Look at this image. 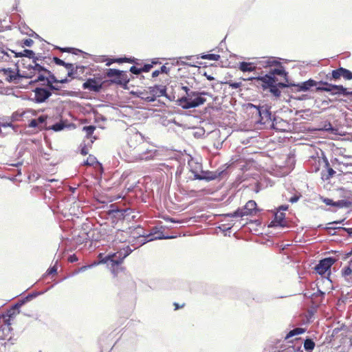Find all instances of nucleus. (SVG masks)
<instances>
[{"instance_id": "57", "label": "nucleus", "mask_w": 352, "mask_h": 352, "mask_svg": "<svg viewBox=\"0 0 352 352\" xmlns=\"http://www.w3.org/2000/svg\"><path fill=\"white\" fill-rule=\"evenodd\" d=\"M150 94V90L148 89V91L146 90H144L143 91H140V94H139V96L145 100V98L146 97H148V96H150L151 95L149 94Z\"/></svg>"}, {"instance_id": "14", "label": "nucleus", "mask_w": 352, "mask_h": 352, "mask_svg": "<svg viewBox=\"0 0 352 352\" xmlns=\"http://www.w3.org/2000/svg\"><path fill=\"white\" fill-rule=\"evenodd\" d=\"M34 94V100L38 103L45 102L52 96V92L47 87H36L33 91Z\"/></svg>"}, {"instance_id": "10", "label": "nucleus", "mask_w": 352, "mask_h": 352, "mask_svg": "<svg viewBox=\"0 0 352 352\" xmlns=\"http://www.w3.org/2000/svg\"><path fill=\"white\" fill-rule=\"evenodd\" d=\"M106 75L110 78V82L116 85L126 86L129 82L126 72L124 71L109 69L107 71Z\"/></svg>"}, {"instance_id": "55", "label": "nucleus", "mask_w": 352, "mask_h": 352, "mask_svg": "<svg viewBox=\"0 0 352 352\" xmlns=\"http://www.w3.org/2000/svg\"><path fill=\"white\" fill-rule=\"evenodd\" d=\"M289 208V206L287 205V204H283V205H280L279 206L276 210V212H282L281 211H286Z\"/></svg>"}, {"instance_id": "64", "label": "nucleus", "mask_w": 352, "mask_h": 352, "mask_svg": "<svg viewBox=\"0 0 352 352\" xmlns=\"http://www.w3.org/2000/svg\"><path fill=\"white\" fill-rule=\"evenodd\" d=\"M315 294H317L316 293H313V292H307L306 293H305V296L306 298H311L313 300H314V295Z\"/></svg>"}, {"instance_id": "12", "label": "nucleus", "mask_w": 352, "mask_h": 352, "mask_svg": "<svg viewBox=\"0 0 352 352\" xmlns=\"http://www.w3.org/2000/svg\"><path fill=\"white\" fill-rule=\"evenodd\" d=\"M146 237H147V239L144 240V241L141 243L142 245H144L147 242L154 240L174 239L176 237V236L164 235L162 232L157 230V228H155V229H153L149 234H148Z\"/></svg>"}, {"instance_id": "13", "label": "nucleus", "mask_w": 352, "mask_h": 352, "mask_svg": "<svg viewBox=\"0 0 352 352\" xmlns=\"http://www.w3.org/2000/svg\"><path fill=\"white\" fill-rule=\"evenodd\" d=\"M148 89L150 90L149 94L151 96L144 98L146 102H153L155 100L156 98L162 96L166 94V88L162 85L150 87Z\"/></svg>"}, {"instance_id": "26", "label": "nucleus", "mask_w": 352, "mask_h": 352, "mask_svg": "<svg viewBox=\"0 0 352 352\" xmlns=\"http://www.w3.org/2000/svg\"><path fill=\"white\" fill-rule=\"evenodd\" d=\"M315 346H316V344H315L314 340L311 337L307 336L304 339L303 347H304V349L307 352H312L315 348Z\"/></svg>"}, {"instance_id": "43", "label": "nucleus", "mask_w": 352, "mask_h": 352, "mask_svg": "<svg viewBox=\"0 0 352 352\" xmlns=\"http://www.w3.org/2000/svg\"><path fill=\"white\" fill-rule=\"evenodd\" d=\"M58 261H56V263L54 266H50L47 271L45 272V275H54L57 274L58 270Z\"/></svg>"}, {"instance_id": "41", "label": "nucleus", "mask_w": 352, "mask_h": 352, "mask_svg": "<svg viewBox=\"0 0 352 352\" xmlns=\"http://www.w3.org/2000/svg\"><path fill=\"white\" fill-rule=\"evenodd\" d=\"M96 129V126L90 125V126H85L82 128L83 131L85 132L86 136L87 138H90Z\"/></svg>"}, {"instance_id": "15", "label": "nucleus", "mask_w": 352, "mask_h": 352, "mask_svg": "<svg viewBox=\"0 0 352 352\" xmlns=\"http://www.w3.org/2000/svg\"><path fill=\"white\" fill-rule=\"evenodd\" d=\"M286 215L284 212H275L273 219L269 224L270 228H285L287 227V222L285 221Z\"/></svg>"}, {"instance_id": "50", "label": "nucleus", "mask_w": 352, "mask_h": 352, "mask_svg": "<svg viewBox=\"0 0 352 352\" xmlns=\"http://www.w3.org/2000/svg\"><path fill=\"white\" fill-rule=\"evenodd\" d=\"M25 304L26 303L25 302L24 300L23 299V298H21L16 302L13 304V307L15 309L20 310L21 307Z\"/></svg>"}, {"instance_id": "47", "label": "nucleus", "mask_w": 352, "mask_h": 352, "mask_svg": "<svg viewBox=\"0 0 352 352\" xmlns=\"http://www.w3.org/2000/svg\"><path fill=\"white\" fill-rule=\"evenodd\" d=\"M91 144H92V142H91V143H88V144H87L85 142H82L80 144V148H81L80 154H87L89 151V147H91Z\"/></svg>"}, {"instance_id": "30", "label": "nucleus", "mask_w": 352, "mask_h": 352, "mask_svg": "<svg viewBox=\"0 0 352 352\" xmlns=\"http://www.w3.org/2000/svg\"><path fill=\"white\" fill-rule=\"evenodd\" d=\"M306 329L302 327H296L290 330L285 336V340H288L295 336L300 335L305 333Z\"/></svg>"}, {"instance_id": "46", "label": "nucleus", "mask_w": 352, "mask_h": 352, "mask_svg": "<svg viewBox=\"0 0 352 352\" xmlns=\"http://www.w3.org/2000/svg\"><path fill=\"white\" fill-rule=\"evenodd\" d=\"M201 58L208 59L211 60H219L220 58V55L214 54H208L201 56Z\"/></svg>"}, {"instance_id": "36", "label": "nucleus", "mask_w": 352, "mask_h": 352, "mask_svg": "<svg viewBox=\"0 0 352 352\" xmlns=\"http://www.w3.org/2000/svg\"><path fill=\"white\" fill-rule=\"evenodd\" d=\"M134 234L138 235L139 237H143V239L140 241V245H142L141 243L144 241V240L147 239V237H146L147 234H144V229L141 226H138L134 229Z\"/></svg>"}, {"instance_id": "39", "label": "nucleus", "mask_w": 352, "mask_h": 352, "mask_svg": "<svg viewBox=\"0 0 352 352\" xmlns=\"http://www.w3.org/2000/svg\"><path fill=\"white\" fill-rule=\"evenodd\" d=\"M160 63L159 61L156 59L153 60L151 63L145 64L143 67H141L142 72H148L151 68H153L154 65H157Z\"/></svg>"}, {"instance_id": "27", "label": "nucleus", "mask_w": 352, "mask_h": 352, "mask_svg": "<svg viewBox=\"0 0 352 352\" xmlns=\"http://www.w3.org/2000/svg\"><path fill=\"white\" fill-rule=\"evenodd\" d=\"M341 157L340 160L335 158V160L337 161L339 165H342L346 168L349 166H352V155H340Z\"/></svg>"}, {"instance_id": "54", "label": "nucleus", "mask_w": 352, "mask_h": 352, "mask_svg": "<svg viewBox=\"0 0 352 352\" xmlns=\"http://www.w3.org/2000/svg\"><path fill=\"white\" fill-rule=\"evenodd\" d=\"M129 71L134 74H140L142 72L141 67H137L136 66L131 67Z\"/></svg>"}, {"instance_id": "59", "label": "nucleus", "mask_w": 352, "mask_h": 352, "mask_svg": "<svg viewBox=\"0 0 352 352\" xmlns=\"http://www.w3.org/2000/svg\"><path fill=\"white\" fill-rule=\"evenodd\" d=\"M78 258L75 254L69 255L68 257V261L71 263H75V262L78 261Z\"/></svg>"}, {"instance_id": "17", "label": "nucleus", "mask_w": 352, "mask_h": 352, "mask_svg": "<svg viewBox=\"0 0 352 352\" xmlns=\"http://www.w3.org/2000/svg\"><path fill=\"white\" fill-rule=\"evenodd\" d=\"M248 107L250 108V109H252V113H255L256 115L261 117L260 122L265 123V121L264 119L265 118L267 120L270 118V113L268 111L263 109V107H260L255 106L252 104H248Z\"/></svg>"}, {"instance_id": "25", "label": "nucleus", "mask_w": 352, "mask_h": 352, "mask_svg": "<svg viewBox=\"0 0 352 352\" xmlns=\"http://www.w3.org/2000/svg\"><path fill=\"white\" fill-rule=\"evenodd\" d=\"M342 67H339L336 69L333 70L331 73H329L326 76V78L329 80H338L342 77Z\"/></svg>"}, {"instance_id": "18", "label": "nucleus", "mask_w": 352, "mask_h": 352, "mask_svg": "<svg viewBox=\"0 0 352 352\" xmlns=\"http://www.w3.org/2000/svg\"><path fill=\"white\" fill-rule=\"evenodd\" d=\"M63 66L69 70L67 76L73 78H78L79 75L78 73L82 74L85 69V67L84 66H76V67L74 69V65L72 63H68L65 62V65H63Z\"/></svg>"}, {"instance_id": "61", "label": "nucleus", "mask_w": 352, "mask_h": 352, "mask_svg": "<svg viewBox=\"0 0 352 352\" xmlns=\"http://www.w3.org/2000/svg\"><path fill=\"white\" fill-rule=\"evenodd\" d=\"M261 185L260 183L258 182H256L254 185V188L253 189V190L256 192V193H258L261 191Z\"/></svg>"}, {"instance_id": "8", "label": "nucleus", "mask_w": 352, "mask_h": 352, "mask_svg": "<svg viewBox=\"0 0 352 352\" xmlns=\"http://www.w3.org/2000/svg\"><path fill=\"white\" fill-rule=\"evenodd\" d=\"M280 157L276 160V166L280 169L283 175H288L294 168L296 164L295 155H277Z\"/></svg>"}, {"instance_id": "9", "label": "nucleus", "mask_w": 352, "mask_h": 352, "mask_svg": "<svg viewBox=\"0 0 352 352\" xmlns=\"http://www.w3.org/2000/svg\"><path fill=\"white\" fill-rule=\"evenodd\" d=\"M257 204L255 201L250 200L242 208H238L232 212L225 214V217H242L247 215H252L254 212L257 210Z\"/></svg>"}, {"instance_id": "24", "label": "nucleus", "mask_w": 352, "mask_h": 352, "mask_svg": "<svg viewBox=\"0 0 352 352\" xmlns=\"http://www.w3.org/2000/svg\"><path fill=\"white\" fill-rule=\"evenodd\" d=\"M256 67L254 63L249 62H241L239 65V69L243 72H254L256 70Z\"/></svg>"}, {"instance_id": "6", "label": "nucleus", "mask_w": 352, "mask_h": 352, "mask_svg": "<svg viewBox=\"0 0 352 352\" xmlns=\"http://www.w3.org/2000/svg\"><path fill=\"white\" fill-rule=\"evenodd\" d=\"M94 171L96 177H101L104 173V167L95 155H89L86 160H84L79 166V172H83L84 169Z\"/></svg>"}, {"instance_id": "35", "label": "nucleus", "mask_w": 352, "mask_h": 352, "mask_svg": "<svg viewBox=\"0 0 352 352\" xmlns=\"http://www.w3.org/2000/svg\"><path fill=\"white\" fill-rule=\"evenodd\" d=\"M47 118L48 117L47 116H41L37 119H36L39 126L40 130L45 129V128H42L43 125L46 124V126H48L49 122L47 121Z\"/></svg>"}, {"instance_id": "16", "label": "nucleus", "mask_w": 352, "mask_h": 352, "mask_svg": "<svg viewBox=\"0 0 352 352\" xmlns=\"http://www.w3.org/2000/svg\"><path fill=\"white\" fill-rule=\"evenodd\" d=\"M102 83L100 78H89L82 84L83 89H88L91 91H99L102 88Z\"/></svg>"}, {"instance_id": "32", "label": "nucleus", "mask_w": 352, "mask_h": 352, "mask_svg": "<svg viewBox=\"0 0 352 352\" xmlns=\"http://www.w3.org/2000/svg\"><path fill=\"white\" fill-rule=\"evenodd\" d=\"M352 206V201L348 199H340L336 201L335 207L338 208H348Z\"/></svg>"}, {"instance_id": "42", "label": "nucleus", "mask_w": 352, "mask_h": 352, "mask_svg": "<svg viewBox=\"0 0 352 352\" xmlns=\"http://www.w3.org/2000/svg\"><path fill=\"white\" fill-rule=\"evenodd\" d=\"M58 49L62 52H70V53H73L74 54H78L79 53L82 52L81 50L76 49V48H72V47H64V48L58 47Z\"/></svg>"}, {"instance_id": "51", "label": "nucleus", "mask_w": 352, "mask_h": 352, "mask_svg": "<svg viewBox=\"0 0 352 352\" xmlns=\"http://www.w3.org/2000/svg\"><path fill=\"white\" fill-rule=\"evenodd\" d=\"M12 320V319H10L8 317H6V316L2 317V319H1V320H3V323L7 326L9 331L12 329V328L10 327Z\"/></svg>"}, {"instance_id": "53", "label": "nucleus", "mask_w": 352, "mask_h": 352, "mask_svg": "<svg viewBox=\"0 0 352 352\" xmlns=\"http://www.w3.org/2000/svg\"><path fill=\"white\" fill-rule=\"evenodd\" d=\"M34 54L33 51L30 50H24L23 53L21 54L19 56H25L26 57L31 58L34 56Z\"/></svg>"}, {"instance_id": "3", "label": "nucleus", "mask_w": 352, "mask_h": 352, "mask_svg": "<svg viewBox=\"0 0 352 352\" xmlns=\"http://www.w3.org/2000/svg\"><path fill=\"white\" fill-rule=\"evenodd\" d=\"M247 80H256L258 82H259V84L264 89L269 88L270 91L276 97H279L280 95V91L279 88L288 87V85L285 83L277 82V78L276 77L269 75H265L263 76L254 75L253 76L249 77Z\"/></svg>"}, {"instance_id": "23", "label": "nucleus", "mask_w": 352, "mask_h": 352, "mask_svg": "<svg viewBox=\"0 0 352 352\" xmlns=\"http://www.w3.org/2000/svg\"><path fill=\"white\" fill-rule=\"evenodd\" d=\"M317 82L311 79L308 80L307 81L303 82L300 85H295L297 87V91H307L310 89V87L316 86Z\"/></svg>"}, {"instance_id": "21", "label": "nucleus", "mask_w": 352, "mask_h": 352, "mask_svg": "<svg viewBox=\"0 0 352 352\" xmlns=\"http://www.w3.org/2000/svg\"><path fill=\"white\" fill-rule=\"evenodd\" d=\"M122 159L127 162H135L142 160L149 161L153 160V155H147L145 158L141 157V155H120Z\"/></svg>"}, {"instance_id": "2", "label": "nucleus", "mask_w": 352, "mask_h": 352, "mask_svg": "<svg viewBox=\"0 0 352 352\" xmlns=\"http://www.w3.org/2000/svg\"><path fill=\"white\" fill-rule=\"evenodd\" d=\"M133 250L127 245L121 249L119 252L116 253H109L106 256L102 257L100 254V263L106 264L109 268L111 272L114 276L118 275L120 272H122L124 268L121 266L124 259L128 256Z\"/></svg>"}, {"instance_id": "11", "label": "nucleus", "mask_w": 352, "mask_h": 352, "mask_svg": "<svg viewBox=\"0 0 352 352\" xmlns=\"http://www.w3.org/2000/svg\"><path fill=\"white\" fill-rule=\"evenodd\" d=\"M188 165L189 170L193 174L192 179H195V175H199L203 168L201 159L192 155H188Z\"/></svg>"}, {"instance_id": "34", "label": "nucleus", "mask_w": 352, "mask_h": 352, "mask_svg": "<svg viewBox=\"0 0 352 352\" xmlns=\"http://www.w3.org/2000/svg\"><path fill=\"white\" fill-rule=\"evenodd\" d=\"M52 287H53V286H50L48 288L44 289L43 291H40V292L35 291V292H31L27 295V297L31 301L33 299H34L35 298H36L37 296L44 294L45 292H47L48 290H50Z\"/></svg>"}, {"instance_id": "7", "label": "nucleus", "mask_w": 352, "mask_h": 352, "mask_svg": "<svg viewBox=\"0 0 352 352\" xmlns=\"http://www.w3.org/2000/svg\"><path fill=\"white\" fill-rule=\"evenodd\" d=\"M336 261L337 259L333 256L323 258L315 265L314 270L317 274L331 282L330 278L331 274V268Z\"/></svg>"}, {"instance_id": "5", "label": "nucleus", "mask_w": 352, "mask_h": 352, "mask_svg": "<svg viewBox=\"0 0 352 352\" xmlns=\"http://www.w3.org/2000/svg\"><path fill=\"white\" fill-rule=\"evenodd\" d=\"M231 166V164H225L222 166L218 168L215 171L204 170L202 168L199 175H195V180L210 182L216 179H222L228 175V169Z\"/></svg>"}, {"instance_id": "44", "label": "nucleus", "mask_w": 352, "mask_h": 352, "mask_svg": "<svg viewBox=\"0 0 352 352\" xmlns=\"http://www.w3.org/2000/svg\"><path fill=\"white\" fill-rule=\"evenodd\" d=\"M341 71L342 72V77L344 79L348 80L352 79V72H351L350 70L345 69L344 67H342V70H341Z\"/></svg>"}, {"instance_id": "49", "label": "nucleus", "mask_w": 352, "mask_h": 352, "mask_svg": "<svg viewBox=\"0 0 352 352\" xmlns=\"http://www.w3.org/2000/svg\"><path fill=\"white\" fill-rule=\"evenodd\" d=\"M225 84L228 85L232 89H238L240 88L242 85L241 82H232V80H229L225 82Z\"/></svg>"}, {"instance_id": "62", "label": "nucleus", "mask_w": 352, "mask_h": 352, "mask_svg": "<svg viewBox=\"0 0 352 352\" xmlns=\"http://www.w3.org/2000/svg\"><path fill=\"white\" fill-rule=\"evenodd\" d=\"M53 59H54V63L58 65L63 66V65H65V62L63 60H61L57 57H54Z\"/></svg>"}, {"instance_id": "29", "label": "nucleus", "mask_w": 352, "mask_h": 352, "mask_svg": "<svg viewBox=\"0 0 352 352\" xmlns=\"http://www.w3.org/2000/svg\"><path fill=\"white\" fill-rule=\"evenodd\" d=\"M273 128L277 131H285L286 129L285 126H287V123L283 120L275 118L272 123Z\"/></svg>"}, {"instance_id": "19", "label": "nucleus", "mask_w": 352, "mask_h": 352, "mask_svg": "<svg viewBox=\"0 0 352 352\" xmlns=\"http://www.w3.org/2000/svg\"><path fill=\"white\" fill-rule=\"evenodd\" d=\"M236 165L239 167V169L243 170V172L248 171L250 170L252 168L255 167L256 162L253 159H248L246 160H236Z\"/></svg>"}, {"instance_id": "28", "label": "nucleus", "mask_w": 352, "mask_h": 352, "mask_svg": "<svg viewBox=\"0 0 352 352\" xmlns=\"http://www.w3.org/2000/svg\"><path fill=\"white\" fill-rule=\"evenodd\" d=\"M66 127V124L62 120L54 124H49L48 126L43 125L42 128H45V130H53L54 131H60L63 130Z\"/></svg>"}, {"instance_id": "1", "label": "nucleus", "mask_w": 352, "mask_h": 352, "mask_svg": "<svg viewBox=\"0 0 352 352\" xmlns=\"http://www.w3.org/2000/svg\"><path fill=\"white\" fill-rule=\"evenodd\" d=\"M36 75V78H35L32 82H42L41 85L45 86L53 84L54 82L66 83L68 82V79L67 78L58 80L50 71L46 69L35 61H33V65H29L28 71L23 74L21 76L27 78H32Z\"/></svg>"}, {"instance_id": "48", "label": "nucleus", "mask_w": 352, "mask_h": 352, "mask_svg": "<svg viewBox=\"0 0 352 352\" xmlns=\"http://www.w3.org/2000/svg\"><path fill=\"white\" fill-rule=\"evenodd\" d=\"M320 199L327 206L335 207L336 201H333L332 199H330V198H328V197H320Z\"/></svg>"}, {"instance_id": "45", "label": "nucleus", "mask_w": 352, "mask_h": 352, "mask_svg": "<svg viewBox=\"0 0 352 352\" xmlns=\"http://www.w3.org/2000/svg\"><path fill=\"white\" fill-rule=\"evenodd\" d=\"M320 130L326 131H333L334 129L332 127V125L330 122L326 121L322 125H321Z\"/></svg>"}, {"instance_id": "31", "label": "nucleus", "mask_w": 352, "mask_h": 352, "mask_svg": "<svg viewBox=\"0 0 352 352\" xmlns=\"http://www.w3.org/2000/svg\"><path fill=\"white\" fill-rule=\"evenodd\" d=\"M21 310L15 309L13 307V305L7 309L5 312L1 314L2 317H8L10 319H13L17 314H20Z\"/></svg>"}, {"instance_id": "60", "label": "nucleus", "mask_w": 352, "mask_h": 352, "mask_svg": "<svg viewBox=\"0 0 352 352\" xmlns=\"http://www.w3.org/2000/svg\"><path fill=\"white\" fill-rule=\"evenodd\" d=\"M28 126L30 127H32V128H36V127H38L39 129V126L37 123V121L36 119H32V120H30Z\"/></svg>"}, {"instance_id": "58", "label": "nucleus", "mask_w": 352, "mask_h": 352, "mask_svg": "<svg viewBox=\"0 0 352 352\" xmlns=\"http://www.w3.org/2000/svg\"><path fill=\"white\" fill-rule=\"evenodd\" d=\"M300 195H294L289 198V201L292 204L296 203L300 199Z\"/></svg>"}, {"instance_id": "63", "label": "nucleus", "mask_w": 352, "mask_h": 352, "mask_svg": "<svg viewBox=\"0 0 352 352\" xmlns=\"http://www.w3.org/2000/svg\"><path fill=\"white\" fill-rule=\"evenodd\" d=\"M345 219H340V220H338V221H332V222H329L328 223V225H334V224H344V222H345Z\"/></svg>"}, {"instance_id": "20", "label": "nucleus", "mask_w": 352, "mask_h": 352, "mask_svg": "<svg viewBox=\"0 0 352 352\" xmlns=\"http://www.w3.org/2000/svg\"><path fill=\"white\" fill-rule=\"evenodd\" d=\"M322 158L325 163V166L327 168V173L322 172V179L324 181H327L333 177V175L336 174V171L330 166L326 155H322Z\"/></svg>"}, {"instance_id": "4", "label": "nucleus", "mask_w": 352, "mask_h": 352, "mask_svg": "<svg viewBox=\"0 0 352 352\" xmlns=\"http://www.w3.org/2000/svg\"><path fill=\"white\" fill-rule=\"evenodd\" d=\"M208 95L207 92L190 91L188 96L182 97L178 100L179 104L184 109L195 108L204 104L206 102L204 96Z\"/></svg>"}, {"instance_id": "56", "label": "nucleus", "mask_w": 352, "mask_h": 352, "mask_svg": "<svg viewBox=\"0 0 352 352\" xmlns=\"http://www.w3.org/2000/svg\"><path fill=\"white\" fill-rule=\"evenodd\" d=\"M22 43L23 45L30 47L34 43V41L31 38H25L22 41Z\"/></svg>"}, {"instance_id": "38", "label": "nucleus", "mask_w": 352, "mask_h": 352, "mask_svg": "<svg viewBox=\"0 0 352 352\" xmlns=\"http://www.w3.org/2000/svg\"><path fill=\"white\" fill-rule=\"evenodd\" d=\"M352 269L350 265L345 266L341 270L342 276L345 278L346 280H349L348 276L351 275Z\"/></svg>"}, {"instance_id": "33", "label": "nucleus", "mask_w": 352, "mask_h": 352, "mask_svg": "<svg viewBox=\"0 0 352 352\" xmlns=\"http://www.w3.org/2000/svg\"><path fill=\"white\" fill-rule=\"evenodd\" d=\"M269 76H272L275 77V75H278L281 76L285 77L287 76L286 72H285L284 69L282 66H280L279 68H275L273 69H271L269 72Z\"/></svg>"}, {"instance_id": "22", "label": "nucleus", "mask_w": 352, "mask_h": 352, "mask_svg": "<svg viewBox=\"0 0 352 352\" xmlns=\"http://www.w3.org/2000/svg\"><path fill=\"white\" fill-rule=\"evenodd\" d=\"M331 91L333 95L342 94L344 96L352 95V91H348L342 85H332Z\"/></svg>"}, {"instance_id": "40", "label": "nucleus", "mask_w": 352, "mask_h": 352, "mask_svg": "<svg viewBox=\"0 0 352 352\" xmlns=\"http://www.w3.org/2000/svg\"><path fill=\"white\" fill-rule=\"evenodd\" d=\"M317 294L314 295V300L316 303H320L322 299L324 298L325 293L322 292L319 288H318L317 292H316Z\"/></svg>"}, {"instance_id": "37", "label": "nucleus", "mask_w": 352, "mask_h": 352, "mask_svg": "<svg viewBox=\"0 0 352 352\" xmlns=\"http://www.w3.org/2000/svg\"><path fill=\"white\" fill-rule=\"evenodd\" d=\"M319 83L320 85H322L323 86L317 87L316 90L318 91H327V92L331 91V87H332V84H329L327 82H322V81H320Z\"/></svg>"}, {"instance_id": "52", "label": "nucleus", "mask_w": 352, "mask_h": 352, "mask_svg": "<svg viewBox=\"0 0 352 352\" xmlns=\"http://www.w3.org/2000/svg\"><path fill=\"white\" fill-rule=\"evenodd\" d=\"M346 327V325L342 324L340 327H336L333 329L332 336H336L340 331H341L344 328Z\"/></svg>"}]
</instances>
